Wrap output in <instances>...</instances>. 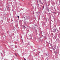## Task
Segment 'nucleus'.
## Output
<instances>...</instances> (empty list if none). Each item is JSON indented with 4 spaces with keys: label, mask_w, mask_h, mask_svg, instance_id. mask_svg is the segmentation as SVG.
<instances>
[{
    "label": "nucleus",
    "mask_w": 60,
    "mask_h": 60,
    "mask_svg": "<svg viewBox=\"0 0 60 60\" xmlns=\"http://www.w3.org/2000/svg\"><path fill=\"white\" fill-rule=\"evenodd\" d=\"M7 8L8 10H10V7H8V6H7Z\"/></svg>",
    "instance_id": "1"
},
{
    "label": "nucleus",
    "mask_w": 60,
    "mask_h": 60,
    "mask_svg": "<svg viewBox=\"0 0 60 60\" xmlns=\"http://www.w3.org/2000/svg\"><path fill=\"white\" fill-rule=\"evenodd\" d=\"M53 13H54V14L55 13L56 14V13H55V12H53Z\"/></svg>",
    "instance_id": "2"
},
{
    "label": "nucleus",
    "mask_w": 60,
    "mask_h": 60,
    "mask_svg": "<svg viewBox=\"0 0 60 60\" xmlns=\"http://www.w3.org/2000/svg\"><path fill=\"white\" fill-rule=\"evenodd\" d=\"M56 29H55L54 30L55 32H56Z\"/></svg>",
    "instance_id": "3"
},
{
    "label": "nucleus",
    "mask_w": 60,
    "mask_h": 60,
    "mask_svg": "<svg viewBox=\"0 0 60 60\" xmlns=\"http://www.w3.org/2000/svg\"><path fill=\"white\" fill-rule=\"evenodd\" d=\"M17 17H18V18H19V16H17Z\"/></svg>",
    "instance_id": "4"
},
{
    "label": "nucleus",
    "mask_w": 60,
    "mask_h": 60,
    "mask_svg": "<svg viewBox=\"0 0 60 60\" xmlns=\"http://www.w3.org/2000/svg\"><path fill=\"white\" fill-rule=\"evenodd\" d=\"M15 55H16V56H17V55H16V54L15 53Z\"/></svg>",
    "instance_id": "5"
},
{
    "label": "nucleus",
    "mask_w": 60,
    "mask_h": 60,
    "mask_svg": "<svg viewBox=\"0 0 60 60\" xmlns=\"http://www.w3.org/2000/svg\"><path fill=\"white\" fill-rule=\"evenodd\" d=\"M53 50H55V49H53Z\"/></svg>",
    "instance_id": "6"
},
{
    "label": "nucleus",
    "mask_w": 60,
    "mask_h": 60,
    "mask_svg": "<svg viewBox=\"0 0 60 60\" xmlns=\"http://www.w3.org/2000/svg\"><path fill=\"white\" fill-rule=\"evenodd\" d=\"M24 60H26V59L25 58L24 59Z\"/></svg>",
    "instance_id": "7"
},
{
    "label": "nucleus",
    "mask_w": 60,
    "mask_h": 60,
    "mask_svg": "<svg viewBox=\"0 0 60 60\" xmlns=\"http://www.w3.org/2000/svg\"><path fill=\"white\" fill-rule=\"evenodd\" d=\"M48 11L49 12V10H48Z\"/></svg>",
    "instance_id": "8"
}]
</instances>
